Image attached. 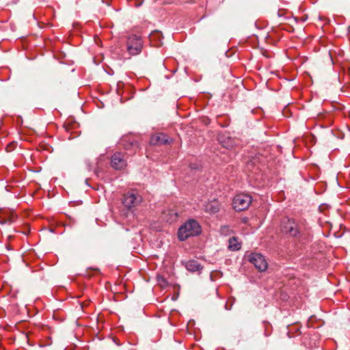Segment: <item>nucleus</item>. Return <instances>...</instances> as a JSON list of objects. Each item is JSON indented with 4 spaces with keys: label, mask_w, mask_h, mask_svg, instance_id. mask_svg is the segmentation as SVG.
<instances>
[{
    "label": "nucleus",
    "mask_w": 350,
    "mask_h": 350,
    "mask_svg": "<svg viewBox=\"0 0 350 350\" xmlns=\"http://www.w3.org/2000/svg\"><path fill=\"white\" fill-rule=\"evenodd\" d=\"M157 280L159 282H160L161 285H162V286H163V284L161 282H163L164 284L166 283L165 280L161 276H159L157 278Z\"/></svg>",
    "instance_id": "nucleus-16"
},
{
    "label": "nucleus",
    "mask_w": 350,
    "mask_h": 350,
    "mask_svg": "<svg viewBox=\"0 0 350 350\" xmlns=\"http://www.w3.org/2000/svg\"><path fill=\"white\" fill-rule=\"evenodd\" d=\"M142 40L140 36L131 34L126 37V49L130 55H139L142 52Z\"/></svg>",
    "instance_id": "nucleus-2"
},
{
    "label": "nucleus",
    "mask_w": 350,
    "mask_h": 350,
    "mask_svg": "<svg viewBox=\"0 0 350 350\" xmlns=\"http://www.w3.org/2000/svg\"><path fill=\"white\" fill-rule=\"evenodd\" d=\"M127 165L124 155L121 152H116L111 156V165L116 170L124 169Z\"/></svg>",
    "instance_id": "nucleus-7"
},
{
    "label": "nucleus",
    "mask_w": 350,
    "mask_h": 350,
    "mask_svg": "<svg viewBox=\"0 0 350 350\" xmlns=\"http://www.w3.org/2000/svg\"><path fill=\"white\" fill-rule=\"evenodd\" d=\"M217 139L219 143L226 149H232L237 143L235 139L231 137L228 134L224 133L219 134Z\"/></svg>",
    "instance_id": "nucleus-8"
},
{
    "label": "nucleus",
    "mask_w": 350,
    "mask_h": 350,
    "mask_svg": "<svg viewBox=\"0 0 350 350\" xmlns=\"http://www.w3.org/2000/svg\"><path fill=\"white\" fill-rule=\"evenodd\" d=\"M9 146H7V147H6L7 151H10V150H8Z\"/></svg>",
    "instance_id": "nucleus-17"
},
{
    "label": "nucleus",
    "mask_w": 350,
    "mask_h": 350,
    "mask_svg": "<svg viewBox=\"0 0 350 350\" xmlns=\"http://www.w3.org/2000/svg\"><path fill=\"white\" fill-rule=\"evenodd\" d=\"M185 268L191 272L200 271L203 266L196 260H189L185 264Z\"/></svg>",
    "instance_id": "nucleus-13"
},
{
    "label": "nucleus",
    "mask_w": 350,
    "mask_h": 350,
    "mask_svg": "<svg viewBox=\"0 0 350 350\" xmlns=\"http://www.w3.org/2000/svg\"><path fill=\"white\" fill-rule=\"evenodd\" d=\"M120 144L126 150L133 149L135 151L138 148V144L137 141L134 139H131L129 137L122 138Z\"/></svg>",
    "instance_id": "nucleus-12"
},
{
    "label": "nucleus",
    "mask_w": 350,
    "mask_h": 350,
    "mask_svg": "<svg viewBox=\"0 0 350 350\" xmlns=\"http://www.w3.org/2000/svg\"><path fill=\"white\" fill-rule=\"evenodd\" d=\"M170 142V138L163 133L152 135L150 139V144L154 146L167 144Z\"/></svg>",
    "instance_id": "nucleus-9"
},
{
    "label": "nucleus",
    "mask_w": 350,
    "mask_h": 350,
    "mask_svg": "<svg viewBox=\"0 0 350 350\" xmlns=\"http://www.w3.org/2000/svg\"><path fill=\"white\" fill-rule=\"evenodd\" d=\"M281 229L284 233L289 234L291 237H296L299 232L297 225L295 221L289 218H286L282 221Z\"/></svg>",
    "instance_id": "nucleus-4"
},
{
    "label": "nucleus",
    "mask_w": 350,
    "mask_h": 350,
    "mask_svg": "<svg viewBox=\"0 0 350 350\" xmlns=\"http://www.w3.org/2000/svg\"><path fill=\"white\" fill-rule=\"evenodd\" d=\"M14 221V216L12 215L6 219H0V224H11Z\"/></svg>",
    "instance_id": "nucleus-15"
},
{
    "label": "nucleus",
    "mask_w": 350,
    "mask_h": 350,
    "mask_svg": "<svg viewBox=\"0 0 350 350\" xmlns=\"http://www.w3.org/2000/svg\"><path fill=\"white\" fill-rule=\"evenodd\" d=\"M204 209L205 212L208 213L215 214L219 212L220 209V205L217 201L213 200L205 203L204 205Z\"/></svg>",
    "instance_id": "nucleus-11"
},
{
    "label": "nucleus",
    "mask_w": 350,
    "mask_h": 350,
    "mask_svg": "<svg viewBox=\"0 0 350 350\" xmlns=\"http://www.w3.org/2000/svg\"><path fill=\"white\" fill-rule=\"evenodd\" d=\"M154 1H156L157 0H154Z\"/></svg>",
    "instance_id": "nucleus-19"
},
{
    "label": "nucleus",
    "mask_w": 350,
    "mask_h": 350,
    "mask_svg": "<svg viewBox=\"0 0 350 350\" xmlns=\"http://www.w3.org/2000/svg\"><path fill=\"white\" fill-rule=\"evenodd\" d=\"M178 214L174 209H167L163 212L162 218L166 222L172 223L176 221Z\"/></svg>",
    "instance_id": "nucleus-10"
},
{
    "label": "nucleus",
    "mask_w": 350,
    "mask_h": 350,
    "mask_svg": "<svg viewBox=\"0 0 350 350\" xmlns=\"http://www.w3.org/2000/svg\"><path fill=\"white\" fill-rule=\"evenodd\" d=\"M201 232L200 224L193 219H189L185 222L178 229V238L183 241L191 237H195Z\"/></svg>",
    "instance_id": "nucleus-1"
},
{
    "label": "nucleus",
    "mask_w": 350,
    "mask_h": 350,
    "mask_svg": "<svg viewBox=\"0 0 350 350\" xmlns=\"http://www.w3.org/2000/svg\"><path fill=\"white\" fill-rule=\"evenodd\" d=\"M142 201V197L133 192H129L124 195L122 198L123 205L128 209L137 206Z\"/></svg>",
    "instance_id": "nucleus-5"
},
{
    "label": "nucleus",
    "mask_w": 350,
    "mask_h": 350,
    "mask_svg": "<svg viewBox=\"0 0 350 350\" xmlns=\"http://www.w3.org/2000/svg\"><path fill=\"white\" fill-rule=\"evenodd\" d=\"M249 260L260 271H265L267 268V262L264 257L258 253H252L249 256Z\"/></svg>",
    "instance_id": "nucleus-6"
},
{
    "label": "nucleus",
    "mask_w": 350,
    "mask_h": 350,
    "mask_svg": "<svg viewBox=\"0 0 350 350\" xmlns=\"http://www.w3.org/2000/svg\"><path fill=\"white\" fill-rule=\"evenodd\" d=\"M95 173L98 175V171L97 170L95 171Z\"/></svg>",
    "instance_id": "nucleus-18"
},
{
    "label": "nucleus",
    "mask_w": 350,
    "mask_h": 350,
    "mask_svg": "<svg viewBox=\"0 0 350 350\" xmlns=\"http://www.w3.org/2000/svg\"><path fill=\"white\" fill-rule=\"evenodd\" d=\"M228 248L232 251L239 250L241 247L240 244L238 243L237 239L235 237H231L229 239Z\"/></svg>",
    "instance_id": "nucleus-14"
},
{
    "label": "nucleus",
    "mask_w": 350,
    "mask_h": 350,
    "mask_svg": "<svg viewBox=\"0 0 350 350\" xmlns=\"http://www.w3.org/2000/svg\"><path fill=\"white\" fill-rule=\"evenodd\" d=\"M252 202V197L250 195L240 193L234 196L232 206L236 211H242L247 209Z\"/></svg>",
    "instance_id": "nucleus-3"
}]
</instances>
